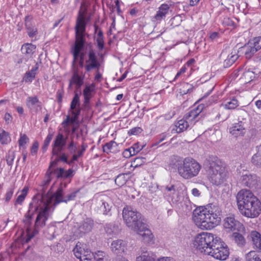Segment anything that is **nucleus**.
<instances>
[{
	"mask_svg": "<svg viewBox=\"0 0 261 261\" xmlns=\"http://www.w3.org/2000/svg\"><path fill=\"white\" fill-rule=\"evenodd\" d=\"M218 207L212 205L196 208L193 213V219L201 229H211L221 221Z\"/></svg>",
	"mask_w": 261,
	"mask_h": 261,
	"instance_id": "obj_1",
	"label": "nucleus"
},
{
	"mask_svg": "<svg viewBox=\"0 0 261 261\" xmlns=\"http://www.w3.org/2000/svg\"><path fill=\"white\" fill-rule=\"evenodd\" d=\"M89 20V18L86 17L85 12H79L75 26V41L71 49L73 57L72 67H75L74 64L79 58L80 60H84L85 54L82 50L85 43V34L86 24Z\"/></svg>",
	"mask_w": 261,
	"mask_h": 261,
	"instance_id": "obj_2",
	"label": "nucleus"
},
{
	"mask_svg": "<svg viewBox=\"0 0 261 261\" xmlns=\"http://www.w3.org/2000/svg\"><path fill=\"white\" fill-rule=\"evenodd\" d=\"M171 169H177L178 174L185 179L196 176L201 169L200 164L192 158H186L182 162L176 159L171 160L169 164Z\"/></svg>",
	"mask_w": 261,
	"mask_h": 261,
	"instance_id": "obj_3",
	"label": "nucleus"
},
{
	"mask_svg": "<svg viewBox=\"0 0 261 261\" xmlns=\"http://www.w3.org/2000/svg\"><path fill=\"white\" fill-rule=\"evenodd\" d=\"M213 233L204 232L198 234L195 238L194 245L200 252L207 255L215 244L216 239H219Z\"/></svg>",
	"mask_w": 261,
	"mask_h": 261,
	"instance_id": "obj_4",
	"label": "nucleus"
},
{
	"mask_svg": "<svg viewBox=\"0 0 261 261\" xmlns=\"http://www.w3.org/2000/svg\"><path fill=\"white\" fill-rule=\"evenodd\" d=\"M122 215L126 225L134 231L139 230V227L144 224L142 221L141 214L130 206L123 208Z\"/></svg>",
	"mask_w": 261,
	"mask_h": 261,
	"instance_id": "obj_5",
	"label": "nucleus"
},
{
	"mask_svg": "<svg viewBox=\"0 0 261 261\" xmlns=\"http://www.w3.org/2000/svg\"><path fill=\"white\" fill-rule=\"evenodd\" d=\"M39 200L38 199L35 198H34L32 199L31 202L29 204V210L25 215L23 220L27 232V238L26 239L27 242L30 241L36 234L35 229L34 230H32V225L33 215L39 210Z\"/></svg>",
	"mask_w": 261,
	"mask_h": 261,
	"instance_id": "obj_6",
	"label": "nucleus"
},
{
	"mask_svg": "<svg viewBox=\"0 0 261 261\" xmlns=\"http://www.w3.org/2000/svg\"><path fill=\"white\" fill-rule=\"evenodd\" d=\"M227 173L224 166L219 165L218 163H212L208 170L209 180L214 185H220L226 180Z\"/></svg>",
	"mask_w": 261,
	"mask_h": 261,
	"instance_id": "obj_7",
	"label": "nucleus"
},
{
	"mask_svg": "<svg viewBox=\"0 0 261 261\" xmlns=\"http://www.w3.org/2000/svg\"><path fill=\"white\" fill-rule=\"evenodd\" d=\"M237 199L239 209L241 211V209L249 206L258 199L250 191L242 190L238 193Z\"/></svg>",
	"mask_w": 261,
	"mask_h": 261,
	"instance_id": "obj_8",
	"label": "nucleus"
},
{
	"mask_svg": "<svg viewBox=\"0 0 261 261\" xmlns=\"http://www.w3.org/2000/svg\"><path fill=\"white\" fill-rule=\"evenodd\" d=\"M216 242L212 248L211 253L207 254L208 255L213 256L214 258L224 260L228 257L229 252L227 247L223 246V243L220 241V239H216Z\"/></svg>",
	"mask_w": 261,
	"mask_h": 261,
	"instance_id": "obj_9",
	"label": "nucleus"
},
{
	"mask_svg": "<svg viewBox=\"0 0 261 261\" xmlns=\"http://www.w3.org/2000/svg\"><path fill=\"white\" fill-rule=\"evenodd\" d=\"M261 48V36L255 37L249 41L242 48V51L246 58L251 59Z\"/></svg>",
	"mask_w": 261,
	"mask_h": 261,
	"instance_id": "obj_10",
	"label": "nucleus"
},
{
	"mask_svg": "<svg viewBox=\"0 0 261 261\" xmlns=\"http://www.w3.org/2000/svg\"><path fill=\"white\" fill-rule=\"evenodd\" d=\"M85 62V73L90 72L94 70H99L101 63L95 51L93 49H90L88 51L87 58L86 59Z\"/></svg>",
	"mask_w": 261,
	"mask_h": 261,
	"instance_id": "obj_11",
	"label": "nucleus"
},
{
	"mask_svg": "<svg viewBox=\"0 0 261 261\" xmlns=\"http://www.w3.org/2000/svg\"><path fill=\"white\" fill-rule=\"evenodd\" d=\"M50 208L49 203H44V206L40 208L34 226L36 234L38 232L40 228L45 225L46 221L48 219L49 216V211Z\"/></svg>",
	"mask_w": 261,
	"mask_h": 261,
	"instance_id": "obj_12",
	"label": "nucleus"
},
{
	"mask_svg": "<svg viewBox=\"0 0 261 261\" xmlns=\"http://www.w3.org/2000/svg\"><path fill=\"white\" fill-rule=\"evenodd\" d=\"M240 181L242 186L254 190L258 188L259 179L255 174L245 172L241 175Z\"/></svg>",
	"mask_w": 261,
	"mask_h": 261,
	"instance_id": "obj_13",
	"label": "nucleus"
},
{
	"mask_svg": "<svg viewBox=\"0 0 261 261\" xmlns=\"http://www.w3.org/2000/svg\"><path fill=\"white\" fill-rule=\"evenodd\" d=\"M67 137H65L62 133H59L56 136L51 144L52 154L59 155L66 146Z\"/></svg>",
	"mask_w": 261,
	"mask_h": 261,
	"instance_id": "obj_14",
	"label": "nucleus"
},
{
	"mask_svg": "<svg viewBox=\"0 0 261 261\" xmlns=\"http://www.w3.org/2000/svg\"><path fill=\"white\" fill-rule=\"evenodd\" d=\"M241 214L248 218H255L261 213V202L257 199L249 206L241 209Z\"/></svg>",
	"mask_w": 261,
	"mask_h": 261,
	"instance_id": "obj_15",
	"label": "nucleus"
},
{
	"mask_svg": "<svg viewBox=\"0 0 261 261\" xmlns=\"http://www.w3.org/2000/svg\"><path fill=\"white\" fill-rule=\"evenodd\" d=\"M85 73L80 71L78 67H73V73L69 80V89H71L72 85H74L77 89L81 88L84 84Z\"/></svg>",
	"mask_w": 261,
	"mask_h": 261,
	"instance_id": "obj_16",
	"label": "nucleus"
},
{
	"mask_svg": "<svg viewBox=\"0 0 261 261\" xmlns=\"http://www.w3.org/2000/svg\"><path fill=\"white\" fill-rule=\"evenodd\" d=\"M73 252L75 256L80 261H87L91 251L87 248L86 244L78 242L73 248Z\"/></svg>",
	"mask_w": 261,
	"mask_h": 261,
	"instance_id": "obj_17",
	"label": "nucleus"
},
{
	"mask_svg": "<svg viewBox=\"0 0 261 261\" xmlns=\"http://www.w3.org/2000/svg\"><path fill=\"white\" fill-rule=\"evenodd\" d=\"M139 230H135L142 238V241L146 244H153L154 243V236L151 231L144 223L139 227Z\"/></svg>",
	"mask_w": 261,
	"mask_h": 261,
	"instance_id": "obj_18",
	"label": "nucleus"
},
{
	"mask_svg": "<svg viewBox=\"0 0 261 261\" xmlns=\"http://www.w3.org/2000/svg\"><path fill=\"white\" fill-rule=\"evenodd\" d=\"M77 193V191H74L64 196L62 188H58L57 191L53 195V197L55 199V206L61 202L67 203L68 201L74 200L76 196Z\"/></svg>",
	"mask_w": 261,
	"mask_h": 261,
	"instance_id": "obj_19",
	"label": "nucleus"
},
{
	"mask_svg": "<svg viewBox=\"0 0 261 261\" xmlns=\"http://www.w3.org/2000/svg\"><path fill=\"white\" fill-rule=\"evenodd\" d=\"M223 226L228 231H240L243 225L234 218L233 215H227L223 220Z\"/></svg>",
	"mask_w": 261,
	"mask_h": 261,
	"instance_id": "obj_20",
	"label": "nucleus"
},
{
	"mask_svg": "<svg viewBox=\"0 0 261 261\" xmlns=\"http://www.w3.org/2000/svg\"><path fill=\"white\" fill-rule=\"evenodd\" d=\"M248 125L247 121L246 118H239V122L233 124L232 126L229 128V133L235 137L238 136H243L245 134L246 128Z\"/></svg>",
	"mask_w": 261,
	"mask_h": 261,
	"instance_id": "obj_21",
	"label": "nucleus"
},
{
	"mask_svg": "<svg viewBox=\"0 0 261 261\" xmlns=\"http://www.w3.org/2000/svg\"><path fill=\"white\" fill-rule=\"evenodd\" d=\"M26 106L32 113H37L42 110V102L37 96H30L25 100Z\"/></svg>",
	"mask_w": 261,
	"mask_h": 261,
	"instance_id": "obj_22",
	"label": "nucleus"
},
{
	"mask_svg": "<svg viewBox=\"0 0 261 261\" xmlns=\"http://www.w3.org/2000/svg\"><path fill=\"white\" fill-rule=\"evenodd\" d=\"M203 105H199L196 107H194L185 115L184 118L186 119L190 125L194 124L198 120V117L203 111Z\"/></svg>",
	"mask_w": 261,
	"mask_h": 261,
	"instance_id": "obj_23",
	"label": "nucleus"
},
{
	"mask_svg": "<svg viewBox=\"0 0 261 261\" xmlns=\"http://www.w3.org/2000/svg\"><path fill=\"white\" fill-rule=\"evenodd\" d=\"M93 221L90 218H86L79 225L77 230L75 231L77 237H82L86 233L91 231L93 227Z\"/></svg>",
	"mask_w": 261,
	"mask_h": 261,
	"instance_id": "obj_24",
	"label": "nucleus"
},
{
	"mask_svg": "<svg viewBox=\"0 0 261 261\" xmlns=\"http://www.w3.org/2000/svg\"><path fill=\"white\" fill-rule=\"evenodd\" d=\"M164 197L169 202L176 203L179 200L178 192L173 185L165 187L164 190Z\"/></svg>",
	"mask_w": 261,
	"mask_h": 261,
	"instance_id": "obj_25",
	"label": "nucleus"
},
{
	"mask_svg": "<svg viewBox=\"0 0 261 261\" xmlns=\"http://www.w3.org/2000/svg\"><path fill=\"white\" fill-rule=\"evenodd\" d=\"M97 205L100 213L105 215H112L111 209L113 205L109 198L100 199L97 201Z\"/></svg>",
	"mask_w": 261,
	"mask_h": 261,
	"instance_id": "obj_26",
	"label": "nucleus"
},
{
	"mask_svg": "<svg viewBox=\"0 0 261 261\" xmlns=\"http://www.w3.org/2000/svg\"><path fill=\"white\" fill-rule=\"evenodd\" d=\"M111 249L115 254H121L126 250V244L122 240H115L111 243Z\"/></svg>",
	"mask_w": 261,
	"mask_h": 261,
	"instance_id": "obj_27",
	"label": "nucleus"
},
{
	"mask_svg": "<svg viewBox=\"0 0 261 261\" xmlns=\"http://www.w3.org/2000/svg\"><path fill=\"white\" fill-rule=\"evenodd\" d=\"M95 90V84H91L90 85H86L83 90L84 95V106L85 107L88 106L90 102V99L92 96V93Z\"/></svg>",
	"mask_w": 261,
	"mask_h": 261,
	"instance_id": "obj_28",
	"label": "nucleus"
},
{
	"mask_svg": "<svg viewBox=\"0 0 261 261\" xmlns=\"http://www.w3.org/2000/svg\"><path fill=\"white\" fill-rule=\"evenodd\" d=\"M33 17L30 15H27L24 18V24L27 30L28 36L30 38H33L38 33L37 29L32 24Z\"/></svg>",
	"mask_w": 261,
	"mask_h": 261,
	"instance_id": "obj_29",
	"label": "nucleus"
},
{
	"mask_svg": "<svg viewBox=\"0 0 261 261\" xmlns=\"http://www.w3.org/2000/svg\"><path fill=\"white\" fill-rule=\"evenodd\" d=\"M253 248L258 252H261V234L256 231H252L250 234Z\"/></svg>",
	"mask_w": 261,
	"mask_h": 261,
	"instance_id": "obj_30",
	"label": "nucleus"
},
{
	"mask_svg": "<svg viewBox=\"0 0 261 261\" xmlns=\"http://www.w3.org/2000/svg\"><path fill=\"white\" fill-rule=\"evenodd\" d=\"M155 255H140L137 257L136 261H174L172 258L163 257L155 260Z\"/></svg>",
	"mask_w": 261,
	"mask_h": 261,
	"instance_id": "obj_31",
	"label": "nucleus"
},
{
	"mask_svg": "<svg viewBox=\"0 0 261 261\" xmlns=\"http://www.w3.org/2000/svg\"><path fill=\"white\" fill-rule=\"evenodd\" d=\"M239 105L238 100L234 97L225 99L222 103L221 106L225 110H233L237 108Z\"/></svg>",
	"mask_w": 261,
	"mask_h": 261,
	"instance_id": "obj_32",
	"label": "nucleus"
},
{
	"mask_svg": "<svg viewBox=\"0 0 261 261\" xmlns=\"http://www.w3.org/2000/svg\"><path fill=\"white\" fill-rule=\"evenodd\" d=\"M169 9L170 6L166 4H162L159 8V10L157 11L156 15L154 16L155 19L157 21H161L168 13Z\"/></svg>",
	"mask_w": 261,
	"mask_h": 261,
	"instance_id": "obj_33",
	"label": "nucleus"
},
{
	"mask_svg": "<svg viewBox=\"0 0 261 261\" xmlns=\"http://www.w3.org/2000/svg\"><path fill=\"white\" fill-rule=\"evenodd\" d=\"M81 93L78 94L75 92L74 96L72 99V101L70 106V109L71 112L78 111L79 114H81V108H80V96Z\"/></svg>",
	"mask_w": 261,
	"mask_h": 261,
	"instance_id": "obj_34",
	"label": "nucleus"
},
{
	"mask_svg": "<svg viewBox=\"0 0 261 261\" xmlns=\"http://www.w3.org/2000/svg\"><path fill=\"white\" fill-rule=\"evenodd\" d=\"M239 56L236 50L232 51L228 55L227 58L224 60L223 66L224 68H228L231 66L238 59Z\"/></svg>",
	"mask_w": 261,
	"mask_h": 261,
	"instance_id": "obj_35",
	"label": "nucleus"
},
{
	"mask_svg": "<svg viewBox=\"0 0 261 261\" xmlns=\"http://www.w3.org/2000/svg\"><path fill=\"white\" fill-rule=\"evenodd\" d=\"M190 125L189 122L183 118L175 123V131L177 133H181L186 130Z\"/></svg>",
	"mask_w": 261,
	"mask_h": 261,
	"instance_id": "obj_36",
	"label": "nucleus"
},
{
	"mask_svg": "<svg viewBox=\"0 0 261 261\" xmlns=\"http://www.w3.org/2000/svg\"><path fill=\"white\" fill-rule=\"evenodd\" d=\"M88 257L89 258L87 259V261H107L105 252L101 251H98L94 254L90 252Z\"/></svg>",
	"mask_w": 261,
	"mask_h": 261,
	"instance_id": "obj_37",
	"label": "nucleus"
},
{
	"mask_svg": "<svg viewBox=\"0 0 261 261\" xmlns=\"http://www.w3.org/2000/svg\"><path fill=\"white\" fill-rule=\"evenodd\" d=\"M36 46L31 43H25L23 44L21 48L22 54L31 57L32 55L35 51Z\"/></svg>",
	"mask_w": 261,
	"mask_h": 261,
	"instance_id": "obj_38",
	"label": "nucleus"
},
{
	"mask_svg": "<svg viewBox=\"0 0 261 261\" xmlns=\"http://www.w3.org/2000/svg\"><path fill=\"white\" fill-rule=\"evenodd\" d=\"M118 144L114 141H111L106 143L102 146L103 151L107 153L115 152L117 151Z\"/></svg>",
	"mask_w": 261,
	"mask_h": 261,
	"instance_id": "obj_39",
	"label": "nucleus"
},
{
	"mask_svg": "<svg viewBox=\"0 0 261 261\" xmlns=\"http://www.w3.org/2000/svg\"><path fill=\"white\" fill-rule=\"evenodd\" d=\"M105 231L108 235H115L119 233V228L117 225L114 223L107 224L105 227Z\"/></svg>",
	"mask_w": 261,
	"mask_h": 261,
	"instance_id": "obj_40",
	"label": "nucleus"
},
{
	"mask_svg": "<svg viewBox=\"0 0 261 261\" xmlns=\"http://www.w3.org/2000/svg\"><path fill=\"white\" fill-rule=\"evenodd\" d=\"M256 153L252 157V163L261 167V144L256 147Z\"/></svg>",
	"mask_w": 261,
	"mask_h": 261,
	"instance_id": "obj_41",
	"label": "nucleus"
},
{
	"mask_svg": "<svg viewBox=\"0 0 261 261\" xmlns=\"http://www.w3.org/2000/svg\"><path fill=\"white\" fill-rule=\"evenodd\" d=\"M29 191V188L25 186L21 191V194L16 198L14 205H22L24 200Z\"/></svg>",
	"mask_w": 261,
	"mask_h": 261,
	"instance_id": "obj_42",
	"label": "nucleus"
},
{
	"mask_svg": "<svg viewBox=\"0 0 261 261\" xmlns=\"http://www.w3.org/2000/svg\"><path fill=\"white\" fill-rule=\"evenodd\" d=\"M11 137L8 132L4 129L0 130V142L2 144H7L11 142Z\"/></svg>",
	"mask_w": 261,
	"mask_h": 261,
	"instance_id": "obj_43",
	"label": "nucleus"
},
{
	"mask_svg": "<svg viewBox=\"0 0 261 261\" xmlns=\"http://www.w3.org/2000/svg\"><path fill=\"white\" fill-rule=\"evenodd\" d=\"M136 146L137 144H135L134 146L125 149L122 153L123 156L125 158H129L131 156H133L134 154H135L136 152H139L140 150V149H138V148H137V150H136Z\"/></svg>",
	"mask_w": 261,
	"mask_h": 261,
	"instance_id": "obj_44",
	"label": "nucleus"
},
{
	"mask_svg": "<svg viewBox=\"0 0 261 261\" xmlns=\"http://www.w3.org/2000/svg\"><path fill=\"white\" fill-rule=\"evenodd\" d=\"M127 175L128 174L123 173L119 174L115 178V184L119 187L123 186L127 181V178L126 177Z\"/></svg>",
	"mask_w": 261,
	"mask_h": 261,
	"instance_id": "obj_45",
	"label": "nucleus"
},
{
	"mask_svg": "<svg viewBox=\"0 0 261 261\" xmlns=\"http://www.w3.org/2000/svg\"><path fill=\"white\" fill-rule=\"evenodd\" d=\"M246 261H261V259L254 251H251L246 255Z\"/></svg>",
	"mask_w": 261,
	"mask_h": 261,
	"instance_id": "obj_46",
	"label": "nucleus"
},
{
	"mask_svg": "<svg viewBox=\"0 0 261 261\" xmlns=\"http://www.w3.org/2000/svg\"><path fill=\"white\" fill-rule=\"evenodd\" d=\"M242 79L245 80L246 83H249L255 78L254 73L250 70H248L243 73Z\"/></svg>",
	"mask_w": 261,
	"mask_h": 261,
	"instance_id": "obj_47",
	"label": "nucleus"
},
{
	"mask_svg": "<svg viewBox=\"0 0 261 261\" xmlns=\"http://www.w3.org/2000/svg\"><path fill=\"white\" fill-rule=\"evenodd\" d=\"M192 90L193 87L192 85L185 83L183 84L182 88L180 89V93L184 95L190 93Z\"/></svg>",
	"mask_w": 261,
	"mask_h": 261,
	"instance_id": "obj_48",
	"label": "nucleus"
},
{
	"mask_svg": "<svg viewBox=\"0 0 261 261\" xmlns=\"http://www.w3.org/2000/svg\"><path fill=\"white\" fill-rule=\"evenodd\" d=\"M232 238L238 244L243 245L245 243L243 236L239 233L234 232L232 235Z\"/></svg>",
	"mask_w": 261,
	"mask_h": 261,
	"instance_id": "obj_49",
	"label": "nucleus"
},
{
	"mask_svg": "<svg viewBox=\"0 0 261 261\" xmlns=\"http://www.w3.org/2000/svg\"><path fill=\"white\" fill-rule=\"evenodd\" d=\"M35 75L36 74H35L34 73H32L29 71L25 73L23 80L26 83L32 82L35 78Z\"/></svg>",
	"mask_w": 261,
	"mask_h": 261,
	"instance_id": "obj_50",
	"label": "nucleus"
},
{
	"mask_svg": "<svg viewBox=\"0 0 261 261\" xmlns=\"http://www.w3.org/2000/svg\"><path fill=\"white\" fill-rule=\"evenodd\" d=\"M67 149L71 154L76 152L77 147L72 139H71L70 143L68 144Z\"/></svg>",
	"mask_w": 261,
	"mask_h": 261,
	"instance_id": "obj_51",
	"label": "nucleus"
},
{
	"mask_svg": "<svg viewBox=\"0 0 261 261\" xmlns=\"http://www.w3.org/2000/svg\"><path fill=\"white\" fill-rule=\"evenodd\" d=\"M15 159V154L14 152H9L6 155L7 163L8 166H11L13 165Z\"/></svg>",
	"mask_w": 261,
	"mask_h": 261,
	"instance_id": "obj_52",
	"label": "nucleus"
},
{
	"mask_svg": "<svg viewBox=\"0 0 261 261\" xmlns=\"http://www.w3.org/2000/svg\"><path fill=\"white\" fill-rule=\"evenodd\" d=\"M225 111V110H222L219 113L217 116L218 120H220L221 121H223L226 120L229 117V114L227 113H226Z\"/></svg>",
	"mask_w": 261,
	"mask_h": 261,
	"instance_id": "obj_53",
	"label": "nucleus"
},
{
	"mask_svg": "<svg viewBox=\"0 0 261 261\" xmlns=\"http://www.w3.org/2000/svg\"><path fill=\"white\" fill-rule=\"evenodd\" d=\"M29 140V138L25 134L21 135L18 141L19 146L23 147L28 142Z\"/></svg>",
	"mask_w": 261,
	"mask_h": 261,
	"instance_id": "obj_54",
	"label": "nucleus"
},
{
	"mask_svg": "<svg viewBox=\"0 0 261 261\" xmlns=\"http://www.w3.org/2000/svg\"><path fill=\"white\" fill-rule=\"evenodd\" d=\"M146 162V159L143 157H137L133 162L135 167L141 166Z\"/></svg>",
	"mask_w": 261,
	"mask_h": 261,
	"instance_id": "obj_55",
	"label": "nucleus"
},
{
	"mask_svg": "<svg viewBox=\"0 0 261 261\" xmlns=\"http://www.w3.org/2000/svg\"><path fill=\"white\" fill-rule=\"evenodd\" d=\"M57 176V178H63L64 169L62 168H56L53 171Z\"/></svg>",
	"mask_w": 261,
	"mask_h": 261,
	"instance_id": "obj_56",
	"label": "nucleus"
},
{
	"mask_svg": "<svg viewBox=\"0 0 261 261\" xmlns=\"http://www.w3.org/2000/svg\"><path fill=\"white\" fill-rule=\"evenodd\" d=\"M72 116L70 118V124L74 123L76 120H77L80 114L79 113L78 111L71 112Z\"/></svg>",
	"mask_w": 261,
	"mask_h": 261,
	"instance_id": "obj_57",
	"label": "nucleus"
},
{
	"mask_svg": "<svg viewBox=\"0 0 261 261\" xmlns=\"http://www.w3.org/2000/svg\"><path fill=\"white\" fill-rule=\"evenodd\" d=\"M87 148V145L85 144V143H82L81 146V149H80L79 150L77 151V155L80 158L83 156L85 151L86 150V148Z\"/></svg>",
	"mask_w": 261,
	"mask_h": 261,
	"instance_id": "obj_58",
	"label": "nucleus"
},
{
	"mask_svg": "<svg viewBox=\"0 0 261 261\" xmlns=\"http://www.w3.org/2000/svg\"><path fill=\"white\" fill-rule=\"evenodd\" d=\"M14 193V188H9L6 192L5 200L6 202L9 201V200L11 199L13 194Z\"/></svg>",
	"mask_w": 261,
	"mask_h": 261,
	"instance_id": "obj_59",
	"label": "nucleus"
},
{
	"mask_svg": "<svg viewBox=\"0 0 261 261\" xmlns=\"http://www.w3.org/2000/svg\"><path fill=\"white\" fill-rule=\"evenodd\" d=\"M142 129L140 127H136L132 128L129 130V133L130 135H137L140 133H141L142 131Z\"/></svg>",
	"mask_w": 261,
	"mask_h": 261,
	"instance_id": "obj_60",
	"label": "nucleus"
},
{
	"mask_svg": "<svg viewBox=\"0 0 261 261\" xmlns=\"http://www.w3.org/2000/svg\"><path fill=\"white\" fill-rule=\"evenodd\" d=\"M74 175V171L72 169H69L67 171L64 170L63 178H68L71 177Z\"/></svg>",
	"mask_w": 261,
	"mask_h": 261,
	"instance_id": "obj_61",
	"label": "nucleus"
},
{
	"mask_svg": "<svg viewBox=\"0 0 261 261\" xmlns=\"http://www.w3.org/2000/svg\"><path fill=\"white\" fill-rule=\"evenodd\" d=\"M38 146L39 144L38 142L36 141L33 143L31 149V153L32 155H34L37 153L38 149Z\"/></svg>",
	"mask_w": 261,
	"mask_h": 261,
	"instance_id": "obj_62",
	"label": "nucleus"
},
{
	"mask_svg": "<svg viewBox=\"0 0 261 261\" xmlns=\"http://www.w3.org/2000/svg\"><path fill=\"white\" fill-rule=\"evenodd\" d=\"M96 42L97 46L99 49H102L104 47V39L103 38L97 37Z\"/></svg>",
	"mask_w": 261,
	"mask_h": 261,
	"instance_id": "obj_63",
	"label": "nucleus"
},
{
	"mask_svg": "<svg viewBox=\"0 0 261 261\" xmlns=\"http://www.w3.org/2000/svg\"><path fill=\"white\" fill-rule=\"evenodd\" d=\"M63 94H64V91L62 89L58 90L57 91V97L58 102L59 103L62 102Z\"/></svg>",
	"mask_w": 261,
	"mask_h": 261,
	"instance_id": "obj_64",
	"label": "nucleus"
}]
</instances>
